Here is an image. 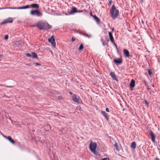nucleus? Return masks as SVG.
Here are the masks:
<instances>
[{
    "instance_id": "obj_24",
    "label": "nucleus",
    "mask_w": 160,
    "mask_h": 160,
    "mask_svg": "<svg viewBox=\"0 0 160 160\" xmlns=\"http://www.w3.org/2000/svg\"><path fill=\"white\" fill-rule=\"evenodd\" d=\"M86 12V11L85 10H77V12Z\"/></svg>"
},
{
    "instance_id": "obj_33",
    "label": "nucleus",
    "mask_w": 160,
    "mask_h": 160,
    "mask_svg": "<svg viewBox=\"0 0 160 160\" xmlns=\"http://www.w3.org/2000/svg\"><path fill=\"white\" fill-rule=\"evenodd\" d=\"M112 0H110L109 2L108 5L109 6L112 3Z\"/></svg>"
},
{
    "instance_id": "obj_39",
    "label": "nucleus",
    "mask_w": 160,
    "mask_h": 160,
    "mask_svg": "<svg viewBox=\"0 0 160 160\" xmlns=\"http://www.w3.org/2000/svg\"><path fill=\"white\" fill-rule=\"evenodd\" d=\"M155 160H160V159L158 157H156L155 158Z\"/></svg>"
},
{
    "instance_id": "obj_28",
    "label": "nucleus",
    "mask_w": 160,
    "mask_h": 160,
    "mask_svg": "<svg viewBox=\"0 0 160 160\" xmlns=\"http://www.w3.org/2000/svg\"><path fill=\"white\" fill-rule=\"evenodd\" d=\"M101 42H102V44L103 45V46H105V42H104V40H103V39H101Z\"/></svg>"
},
{
    "instance_id": "obj_17",
    "label": "nucleus",
    "mask_w": 160,
    "mask_h": 160,
    "mask_svg": "<svg viewBox=\"0 0 160 160\" xmlns=\"http://www.w3.org/2000/svg\"><path fill=\"white\" fill-rule=\"evenodd\" d=\"M30 8V7L29 5H27L25 6L21 7H18L17 8V9H26Z\"/></svg>"
},
{
    "instance_id": "obj_41",
    "label": "nucleus",
    "mask_w": 160,
    "mask_h": 160,
    "mask_svg": "<svg viewBox=\"0 0 160 160\" xmlns=\"http://www.w3.org/2000/svg\"><path fill=\"white\" fill-rule=\"evenodd\" d=\"M90 15H91V16H92V17H93V16H93V15H92V13L91 12L90 13Z\"/></svg>"
},
{
    "instance_id": "obj_3",
    "label": "nucleus",
    "mask_w": 160,
    "mask_h": 160,
    "mask_svg": "<svg viewBox=\"0 0 160 160\" xmlns=\"http://www.w3.org/2000/svg\"><path fill=\"white\" fill-rule=\"evenodd\" d=\"M30 13L32 15H36L37 17H41L42 15V13L38 10L31 11L30 12Z\"/></svg>"
},
{
    "instance_id": "obj_27",
    "label": "nucleus",
    "mask_w": 160,
    "mask_h": 160,
    "mask_svg": "<svg viewBox=\"0 0 160 160\" xmlns=\"http://www.w3.org/2000/svg\"><path fill=\"white\" fill-rule=\"evenodd\" d=\"M148 72L150 76H151L152 74V72L151 70L150 69H148Z\"/></svg>"
},
{
    "instance_id": "obj_51",
    "label": "nucleus",
    "mask_w": 160,
    "mask_h": 160,
    "mask_svg": "<svg viewBox=\"0 0 160 160\" xmlns=\"http://www.w3.org/2000/svg\"><path fill=\"white\" fill-rule=\"evenodd\" d=\"M6 87H10V86H7Z\"/></svg>"
},
{
    "instance_id": "obj_10",
    "label": "nucleus",
    "mask_w": 160,
    "mask_h": 160,
    "mask_svg": "<svg viewBox=\"0 0 160 160\" xmlns=\"http://www.w3.org/2000/svg\"><path fill=\"white\" fill-rule=\"evenodd\" d=\"M101 113L103 116L106 119V120L108 121L109 120V117L108 114L104 111H101Z\"/></svg>"
},
{
    "instance_id": "obj_37",
    "label": "nucleus",
    "mask_w": 160,
    "mask_h": 160,
    "mask_svg": "<svg viewBox=\"0 0 160 160\" xmlns=\"http://www.w3.org/2000/svg\"><path fill=\"white\" fill-rule=\"evenodd\" d=\"M35 64L37 66H40L41 65V64L39 63H38V62H36L35 63Z\"/></svg>"
},
{
    "instance_id": "obj_13",
    "label": "nucleus",
    "mask_w": 160,
    "mask_h": 160,
    "mask_svg": "<svg viewBox=\"0 0 160 160\" xmlns=\"http://www.w3.org/2000/svg\"><path fill=\"white\" fill-rule=\"evenodd\" d=\"M123 51L125 56L129 57L130 56V53L129 51L127 49H123Z\"/></svg>"
},
{
    "instance_id": "obj_45",
    "label": "nucleus",
    "mask_w": 160,
    "mask_h": 160,
    "mask_svg": "<svg viewBox=\"0 0 160 160\" xmlns=\"http://www.w3.org/2000/svg\"><path fill=\"white\" fill-rule=\"evenodd\" d=\"M112 32H113L114 31V28H112Z\"/></svg>"
},
{
    "instance_id": "obj_18",
    "label": "nucleus",
    "mask_w": 160,
    "mask_h": 160,
    "mask_svg": "<svg viewBox=\"0 0 160 160\" xmlns=\"http://www.w3.org/2000/svg\"><path fill=\"white\" fill-rule=\"evenodd\" d=\"M31 57L32 58H33L37 59L38 58L37 54L34 52H32L31 53Z\"/></svg>"
},
{
    "instance_id": "obj_35",
    "label": "nucleus",
    "mask_w": 160,
    "mask_h": 160,
    "mask_svg": "<svg viewBox=\"0 0 160 160\" xmlns=\"http://www.w3.org/2000/svg\"><path fill=\"white\" fill-rule=\"evenodd\" d=\"M75 40V38L74 37H72V42H73Z\"/></svg>"
},
{
    "instance_id": "obj_30",
    "label": "nucleus",
    "mask_w": 160,
    "mask_h": 160,
    "mask_svg": "<svg viewBox=\"0 0 160 160\" xmlns=\"http://www.w3.org/2000/svg\"><path fill=\"white\" fill-rule=\"evenodd\" d=\"M58 98L59 100H61L63 98L61 96H58Z\"/></svg>"
},
{
    "instance_id": "obj_2",
    "label": "nucleus",
    "mask_w": 160,
    "mask_h": 160,
    "mask_svg": "<svg viewBox=\"0 0 160 160\" xmlns=\"http://www.w3.org/2000/svg\"><path fill=\"white\" fill-rule=\"evenodd\" d=\"M110 12L111 17L112 18L115 19L118 16L119 11L116 8L115 6L113 5L110 10Z\"/></svg>"
},
{
    "instance_id": "obj_31",
    "label": "nucleus",
    "mask_w": 160,
    "mask_h": 160,
    "mask_svg": "<svg viewBox=\"0 0 160 160\" xmlns=\"http://www.w3.org/2000/svg\"><path fill=\"white\" fill-rule=\"evenodd\" d=\"M8 35H6L4 37V39L5 40H7V39H8Z\"/></svg>"
},
{
    "instance_id": "obj_7",
    "label": "nucleus",
    "mask_w": 160,
    "mask_h": 160,
    "mask_svg": "<svg viewBox=\"0 0 160 160\" xmlns=\"http://www.w3.org/2000/svg\"><path fill=\"white\" fill-rule=\"evenodd\" d=\"M77 9L75 7H72L69 12H68L69 15H72L74 13L77 12Z\"/></svg>"
},
{
    "instance_id": "obj_8",
    "label": "nucleus",
    "mask_w": 160,
    "mask_h": 160,
    "mask_svg": "<svg viewBox=\"0 0 160 160\" xmlns=\"http://www.w3.org/2000/svg\"><path fill=\"white\" fill-rule=\"evenodd\" d=\"M149 133L151 137V140L152 142L154 143L155 142V135L151 130L149 131Z\"/></svg>"
},
{
    "instance_id": "obj_49",
    "label": "nucleus",
    "mask_w": 160,
    "mask_h": 160,
    "mask_svg": "<svg viewBox=\"0 0 160 160\" xmlns=\"http://www.w3.org/2000/svg\"><path fill=\"white\" fill-rule=\"evenodd\" d=\"M2 56V55H0V58H1Z\"/></svg>"
},
{
    "instance_id": "obj_5",
    "label": "nucleus",
    "mask_w": 160,
    "mask_h": 160,
    "mask_svg": "<svg viewBox=\"0 0 160 160\" xmlns=\"http://www.w3.org/2000/svg\"><path fill=\"white\" fill-rule=\"evenodd\" d=\"M48 41L50 42L54 48H55L56 43L55 42V39L53 37V36H52L51 38L48 39Z\"/></svg>"
},
{
    "instance_id": "obj_19",
    "label": "nucleus",
    "mask_w": 160,
    "mask_h": 160,
    "mask_svg": "<svg viewBox=\"0 0 160 160\" xmlns=\"http://www.w3.org/2000/svg\"><path fill=\"white\" fill-rule=\"evenodd\" d=\"M72 100L75 102H76L77 103L79 102V101L77 98L76 97V95L75 94H74V95L72 97Z\"/></svg>"
},
{
    "instance_id": "obj_22",
    "label": "nucleus",
    "mask_w": 160,
    "mask_h": 160,
    "mask_svg": "<svg viewBox=\"0 0 160 160\" xmlns=\"http://www.w3.org/2000/svg\"><path fill=\"white\" fill-rule=\"evenodd\" d=\"M131 147L133 149L135 148L136 147V143L135 142H133L132 143Z\"/></svg>"
},
{
    "instance_id": "obj_44",
    "label": "nucleus",
    "mask_w": 160,
    "mask_h": 160,
    "mask_svg": "<svg viewBox=\"0 0 160 160\" xmlns=\"http://www.w3.org/2000/svg\"><path fill=\"white\" fill-rule=\"evenodd\" d=\"M50 52H51V54H53V52L51 51V50H50Z\"/></svg>"
},
{
    "instance_id": "obj_47",
    "label": "nucleus",
    "mask_w": 160,
    "mask_h": 160,
    "mask_svg": "<svg viewBox=\"0 0 160 160\" xmlns=\"http://www.w3.org/2000/svg\"><path fill=\"white\" fill-rule=\"evenodd\" d=\"M106 45L107 46H108H108H108V43H106Z\"/></svg>"
},
{
    "instance_id": "obj_25",
    "label": "nucleus",
    "mask_w": 160,
    "mask_h": 160,
    "mask_svg": "<svg viewBox=\"0 0 160 160\" xmlns=\"http://www.w3.org/2000/svg\"><path fill=\"white\" fill-rule=\"evenodd\" d=\"M83 35L88 38H90V37H91V35H89L87 33H83Z\"/></svg>"
},
{
    "instance_id": "obj_38",
    "label": "nucleus",
    "mask_w": 160,
    "mask_h": 160,
    "mask_svg": "<svg viewBox=\"0 0 160 160\" xmlns=\"http://www.w3.org/2000/svg\"><path fill=\"white\" fill-rule=\"evenodd\" d=\"M145 104H146L147 105H148V102L147 100H145Z\"/></svg>"
},
{
    "instance_id": "obj_43",
    "label": "nucleus",
    "mask_w": 160,
    "mask_h": 160,
    "mask_svg": "<svg viewBox=\"0 0 160 160\" xmlns=\"http://www.w3.org/2000/svg\"><path fill=\"white\" fill-rule=\"evenodd\" d=\"M7 8H0V10L1 9H6Z\"/></svg>"
},
{
    "instance_id": "obj_6",
    "label": "nucleus",
    "mask_w": 160,
    "mask_h": 160,
    "mask_svg": "<svg viewBox=\"0 0 160 160\" xmlns=\"http://www.w3.org/2000/svg\"><path fill=\"white\" fill-rule=\"evenodd\" d=\"M13 20L11 18H8L7 19H5L1 23V25L4 24L6 23H11L12 22Z\"/></svg>"
},
{
    "instance_id": "obj_48",
    "label": "nucleus",
    "mask_w": 160,
    "mask_h": 160,
    "mask_svg": "<svg viewBox=\"0 0 160 160\" xmlns=\"http://www.w3.org/2000/svg\"><path fill=\"white\" fill-rule=\"evenodd\" d=\"M0 133L3 136V135H4L1 132H0Z\"/></svg>"
},
{
    "instance_id": "obj_20",
    "label": "nucleus",
    "mask_w": 160,
    "mask_h": 160,
    "mask_svg": "<svg viewBox=\"0 0 160 160\" xmlns=\"http://www.w3.org/2000/svg\"><path fill=\"white\" fill-rule=\"evenodd\" d=\"M93 18L98 23H99L100 22V21L99 19L96 15H94L93 16Z\"/></svg>"
},
{
    "instance_id": "obj_36",
    "label": "nucleus",
    "mask_w": 160,
    "mask_h": 160,
    "mask_svg": "<svg viewBox=\"0 0 160 160\" xmlns=\"http://www.w3.org/2000/svg\"><path fill=\"white\" fill-rule=\"evenodd\" d=\"M106 111L108 112H110L109 109L108 108H106Z\"/></svg>"
},
{
    "instance_id": "obj_11",
    "label": "nucleus",
    "mask_w": 160,
    "mask_h": 160,
    "mask_svg": "<svg viewBox=\"0 0 160 160\" xmlns=\"http://www.w3.org/2000/svg\"><path fill=\"white\" fill-rule=\"evenodd\" d=\"M135 81L133 79H132L130 83L129 86L132 90V88H133L135 86Z\"/></svg>"
},
{
    "instance_id": "obj_16",
    "label": "nucleus",
    "mask_w": 160,
    "mask_h": 160,
    "mask_svg": "<svg viewBox=\"0 0 160 160\" xmlns=\"http://www.w3.org/2000/svg\"><path fill=\"white\" fill-rule=\"evenodd\" d=\"M44 128L45 130L46 131H48L50 130L51 128V126L48 124L45 125L44 126Z\"/></svg>"
},
{
    "instance_id": "obj_21",
    "label": "nucleus",
    "mask_w": 160,
    "mask_h": 160,
    "mask_svg": "<svg viewBox=\"0 0 160 160\" xmlns=\"http://www.w3.org/2000/svg\"><path fill=\"white\" fill-rule=\"evenodd\" d=\"M7 139L12 143L14 144L15 143L14 141L12 138L10 136H8L7 137Z\"/></svg>"
},
{
    "instance_id": "obj_50",
    "label": "nucleus",
    "mask_w": 160,
    "mask_h": 160,
    "mask_svg": "<svg viewBox=\"0 0 160 160\" xmlns=\"http://www.w3.org/2000/svg\"><path fill=\"white\" fill-rule=\"evenodd\" d=\"M109 41V39H108V40H107V42H108Z\"/></svg>"
},
{
    "instance_id": "obj_46",
    "label": "nucleus",
    "mask_w": 160,
    "mask_h": 160,
    "mask_svg": "<svg viewBox=\"0 0 160 160\" xmlns=\"http://www.w3.org/2000/svg\"><path fill=\"white\" fill-rule=\"evenodd\" d=\"M69 94H72V92H69Z\"/></svg>"
},
{
    "instance_id": "obj_42",
    "label": "nucleus",
    "mask_w": 160,
    "mask_h": 160,
    "mask_svg": "<svg viewBox=\"0 0 160 160\" xmlns=\"http://www.w3.org/2000/svg\"><path fill=\"white\" fill-rule=\"evenodd\" d=\"M3 136L4 138H7V137L6 136H5L4 135H3Z\"/></svg>"
},
{
    "instance_id": "obj_14",
    "label": "nucleus",
    "mask_w": 160,
    "mask_h": 160,
    "mask_svg": "<svg viewBox=\"0 0 160 160\" xmlns=\"http://www.w3.org/2000/svg\"><path fill=\"white\" fill-rule=\"evenodd\" d=\"M29 5L30 7V8H38L39 7L38 4L36 3H33Z\"/></svg>"
},
{
    "instance_id": "obj_15",
    "label": "nucleus",
    "mask_w": 160,
    "mask_h": 160,
    "mask_svg": "<svg viewBox=\"0 0 160 160\" xmlns=\"http://www.w3.org/2000/svg\"><path fill=\"white\" fill-rule=\"evenodd\" d=\"M108 34L110 40L112 42H113L114 39L112 36V32H108Z\"/></svg>"
},
{
    "instance_id": "obj_34",
    "label": "nucleus",
    "mask_w": 160,
    "mask_h": 160,
    "mask_svg": "<svg viewBox=\"0 0 160 160\" xmlns=\"http://www.w3.org/2000/svg\"><path fill=\"white\" fill-rule=\"evenodd\" d=\"M9 8L11 9H17V8L15 7H10L9 8Z\"/></svg>"
},
{
    "instance_id": "obj_40",
    "label": "nucleus",
    "mask_w": 160,
    "mask_h": 160,
    "mask_svg": "<svg viewBox=\"0 0 160 160\" xmlns=\"http://www.w3.org/2000/svg\"><path fill=\"white\" fill-rule=\"evenodd\" d=\"M114 146L116 147V148H117L118 147V145L116 143L115 144H114Z\"/></svg>"
},
{
    "instance_id": "obj_1",
    "label": "nucleus",
    "mask_w": 160,
    "mask_h": 160,
    "mask_svg": "<svg viewBox=\"0 0 160 160\" xmlns=\"http://www.w3.org/2000/svg\"><path fill=\"white\" fill-rule=\"evenodd\" d=\"M36 26L39 29L41 30H48L51 28L52 27L48 22H45L42 21L38 22L37 23Z\"/></svg>"
},
{
    "instance_id": "obj_12",
    "label": "nucleus",
    "mask_w": 160,
    "mask_h": 160,
    "mask_svg": "<svg viewBox=\"0 0 160 160\" xmlns=\"http://www.w3.org/2000/svg\"><path fill=\"white\" fill-rule=\"evenodd\" d=\"M110 75L113 79L117 81H118V79L117 78V76L115 73L113 72H111L110 73Z\"/></svg>"
},
{
    "instance_id": "obj_32",
    "label": "nucleus",
    "mask_w": 160,
    "mask_h": 160,
    "mask_svg": "<svg viewBox=\"0 0 160 160\" xmlns=\"http://www.w3.org/2000/svg\"><path fill=\"white\" fill-rule=\"evenodd\" d=\"M100 160H109V158H102Z\"/></svg>"
},
{
    "instance_id": "obj_9",
    "label": "nucleus",
    "mask_w": 160,
    "mask_h": 160,
    "mask_svg": "<svg viewBox=\"0 0 160 160\" xmlns=\"http://www.w3.org/2000/svg\"><path fill=\"white\" fill-rule=\"evenodd\" d=\"M114 62L117 65L120 64L122 63V60L121 58H119L118 59H114Z\"/></svg>"
},
{
    "instance_id": "obj_4",
    "label": "nucleus",
    "mask_w": 160,
    "mask_h": 160,
    "mask_svg": "<svg viewBox=\"0 0 160 160\" xmlns=\"http://www.w3.org/2000/svg\"><path fill=\"white\" fill-rule=\"evenodd\" d=\"M97 147V145L95 143L92 142L90 145V149L92 152L94 153L95 152V149Z\"/></svg>"
},
{
    "instance_id": "obj_29",
    "label": "nucleus",
    "mask_w": 160,
    "mask_h": 160,
    "mask_svg": "<svg viewBox=\"0 0 160 160\" xmlns=\"http://www.w3.org/2000/svg\"><path fill=\"white\" fill-rule=\"evenodd\" d=\"M113 44V45H114V46H115V48H116L117 50H118V48H117V45L115 43V42H114V41H113V42H112Z\"/></svg>"
},
{
    "instance_id": "obj_23",
    "label": "nucleus",
    "mask_w": 160,
    "mask_h": 160,
    "mask_svg": "<svg viewBox=\"0 0 160 160\" xmlns=\"http://www.w3.org/2000/svg\"><path fill=\"white\" fill-rule=\"evenodd\" d=\"M83 48V45L82 43L80 46L79 49L80 50H82Z\"/></svg>"
},
{
    "instance_id": "obj_52",
    "label": "nucleus",
    "mask_w": 160,
    "mask_h": 160,
    "mask_svg": "<svg viewBox=\"0 0 160 160\" xmlns=\"http://www.w3.org/2000/svg\"><path fill=\"white\" fill-rule=\"evenodd\" d=\"M62 129H64V128H62Z\"/></svg>"
},
{
    "instance_id": "obj_26",
    "label": "nucleus",
    "mask_w": 160,
    "mask_h": 160,
    "mask_svg": "<svg viewBox=\"0 0 160 160\" xmlns=\"http://www.w3.org/2000/svg\"><path fill=\"white\" fill-rule=\"evenodd\" d=\"M26 55L28 57H31V53H27L26 54Z\"/></svg>"
}]
</instances>
